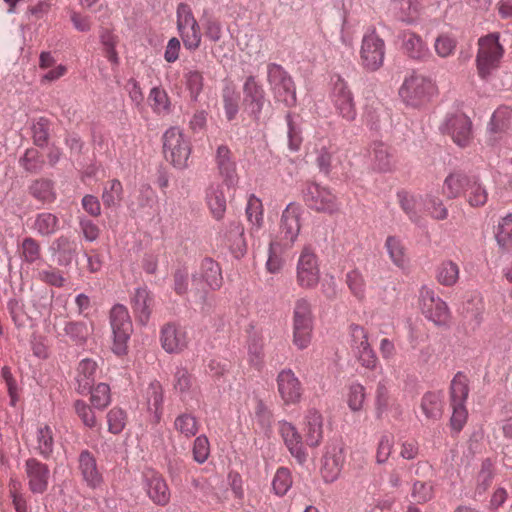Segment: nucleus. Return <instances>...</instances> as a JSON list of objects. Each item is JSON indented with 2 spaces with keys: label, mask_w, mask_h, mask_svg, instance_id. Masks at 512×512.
Instances as JSON below:
<instances>
[{
  "label": "nucleus",
  "mask_w": 512,
  "mask_h": 512,
  "mask_svg": "<svg viewBox=\"0 0 512 512\" xmlns=\"http://www.w3.org/2000/svg\"><path fill=\"white\" fill-rule=\"evenodd\" d=\"M29 190L34 198L42 202H51L55 198L52 183L49 180H36L30 186Z\"/></svg>",
  "instance_id": "obj_53"
},
{
  "label": "nucleus",
  "mask_w": 512,
  "mask_h": 512,
  "mask_svg": "<svg viewBox=\"0 0 512 512\" xmlns=\"http://www.w3.org/2000/svg\"><path fill=\"white\" fill-rule=\"evenodd\" d=\"M126 413L117 407L112 408L107 414L108 430L113 434H119L126 426Z\"/></svg>",
  "instance_id": "obj_62"
},
{
  "label": "nucleus",
  "mask_w": 512,
  "mask_h": 512,
  "mask_svg": "<svg viewBox=\"0 0 512 512\" xmlns=\"http://www.w3.org/2000/svg\"><path fill=\"white\" fill-rule=\"evenodd\" d=\"M465 197L471 207H482L487 203L488 192L478 178L472 177L465 190Z\"/></svg>",
  "instance_id": "obj_39"
},
{
  "label": "nucleus",
  "mask_w": 512,
  "mask_h": 512,
  "mask_svg": "<svg viewBox=\"0 0 512 512\" xmlns=\"http://www.w3.org/2000/svg\"><path fill=\"white\" fill-rule=\"evenodd\" d=\"M345 282L350 293L358 301L363 302L366 299V281L359 269L355 268L347 272Z\"/></svg>",
  "instance_id": "obj_40"
},
{
  "label": "nucleus",
  "mask_w": 512,
  "mask_h": 512,
  "mask_svg": "<svg viewBox=\"0 0 512 512\" xmlns=\"http://www.w3.org/2000/svg\"><path fill=\"white\" fill-rule=\"evenodd\" d=\"M143 485L148 497L156 505L165 506L170 501V489L164 477L153 469L143 472Z\"/></svg>",
  "instance_id": "obj_17"
},
{
  "label": "nucleus",
  "mask_w": 512,
  "mask_h": 512,
  "mask_svg": "<svg viewBox=\"0 0 512 512\" xmlns=\"http://www.w3.org/2000/svg\"><path fill=\"white\" fill-rule=\"evenodd\" d=\"M199 276L206 281L211 290H217L222 285L221 269L219 265L210 258L202 261Z\"/></svg>",
  "instance_id": "obj_36"
},
{
  "label": "nucleus",
  "mask_w": 512,
  "mask_h": 512,
  "mask_svg": "<svg viewBox=\"0 0 512 512\" xmlns=\"http://www.w3.org/2000/svg\"><path fill=\"white\" fill-rule=\"evenodd\" d=\"M173 427L180 437L189 440L198 433L200 423L192 413L184 412L175 418Z\"/></svg>",
  "instance_id": "obj_33"
},
{
  "label": "nucleus",
  "mask_w": 512,
  "mask_h": 512,
  "mask_svg": "<svg viewBox=\"0 0 512 512\" xmlns=\"http://www.w3.org/2000/svg\"><path fill=\"white\" fill-rule=\"evenodd\" d=\"M263 205L259 198L251 195L246 207V216L251 225L250 234L253 238L259 239V232L263 227Z\"/></svg>",
  "instance_id": "obj_29"
},
{
  "label": "nucleus",
  "mask_w": 512,
  "mask_h": 512,
  "mask_svg": "<svg viewBox=\"0 0 512 512\" xmlns=\"http://www.w3.org/2000/svg\"><path fill=\"white\" fill-rule=\"evenodd\" d=\"M65 335L75 343H83L90 335V329L82 321H69L64 326Z\"/></svg>",
  "instance_id": "obj_52"
},
{
  "label": "nucleus",
  "mask_w": 512,
  "mask_h": 512,
  "mask_svg": "<svg viewBox=\"0 0 512 512\" xmlns=\"http://www.w3.org/2000/svg\"><path fill=\"white\" fill-rule=\"evenodd\" d=\"M267 83L275 102L286 107L296 104V88L292 77L279 64L267 65Z\"/></svg>",
  "instance_id": "obj_5"
},
{
  "label": "nucleus",
  "mask_w": 512,
  "mask_h": 512,
  "mask_svg": "<svg viewBox=\"0 0 512 512\" xmlns=\"http://www.w3.org/2000/svg\"><path fill=\"white\" fill-rule=\"evenodd\" d=\"M386 54L384 40L378 35L375 28L368 29L363 35L360 47V65L370 72L379 70Z\"/></svg>",
  "instance_id": "obj_7"
},
{
  "label": "nucleus",
  "mask_w": 512,
  "mask_h": 512,
  "mask_svg": "<svg viewBox=\"0 0 512 512\" xmlns=\"http://www.w3.org/2000/svg\"><path fill=\"white\" fill-rule=\"evenodd\" d=\"M444 395L440 391L426 392L421 399V409L425 416L430 419H439L443 412Z\"/></svg>",
  "instance_id": "obj_32"
},
{
  "label": "nucleus",
  "mask_w": 512,
  "mask_h": 512,
  "mask_svg": "<svg viewBox=\"0 0 512 512\" xmlns=\"http://www.w3.org/2000/svg\"><path fill=\"white\" fill-rule=\"evenodd\" d=\"M422 210L435 220H445L448 209L439 197L438 191H431L420 197Z\"/></svg>",
  "instance_id": "obj_30"
},
{
  "label": "nucleus",
  "mask_w": 512,
  "mask_h": 512,
  "mask_svg": "<svg viewBox=\"0 0 512 512\" xmlns=\"http://www.w3.org/2000/svg\"><path fill=\"white\" fill-rule=\"evenodd\" d=\"M97 373V364L91 359H83L77 367L76 381L78 391L81 394L91 390Z\"/></svg>",
  "instance_id": "obj_28"
},
{
  "label": "nucleus",
  "mask_w": 512,
  "mask_h": 512,
  "mask_svg": "<svg viewBox=\"0 0 512 512\" xmlns=\"http://www.w3.org/2000/svg\"><path fill=\"white\" fill-rule=\"evenodd\" d=\"M132 308L142 324L147 323L153 308V296L146 287L137 288L132 296Z\"/></svg>",
  "instance_id": "obj_26"
},
{
  "label": "nucleus",
  "mask_w": 512,
  "mask_h": 512,
  "mask_svg": "<svg viewBox=\"0 0 512 512\" xmlns=\"http://www.w3.org/2000/svg\"><path fill=\"white\" fill-rule=\"evenodd\" d=\"M59 228L58 218L49 212L39 213L33 223V229L42 236L55 233Z\"/></svg>",
  "instance_id": "obj_47"
},
{
  "label": "nucleus",
  "mask_w": 512,
  "mask_h": 512,
  "mask_svg": "<svg viewBox=\"0 0 512 512\" xmlns=\"http://www.w3.org/2000/svg\"><path fill=\"white\" fill-rule=\"evenodd\" d=\"M436 94L435 83L430 78L415 72L405 77L399 89L401 99L414 108L425 106Z\"/></svg>",
  "instance_id": "obj_1"
},
{
  "label": "nucleus",
  "mask_w": 512,
  "mask_h": 512,
  "mask_svg": "<svg viewBox=\"0 0 512 512\" xmlns=\"http://www.w3.org/2000/svg\"><path fill=\"white\" fill-rule=\"evenodd\" d=\"M440 129L443 133L448 134L453 142L460 147H466L471 141V121L463 113L448 115Z\"/></svg>",
  "instance_id": "obj_15"
},
{
  "label": "nucleus",
  "mask_w": 512,
  "mask_h": 512,
  "mask_svg": "<svg viewBox=\"0 0 512 512\" xmlns=\"http://www.w3.org/2000/svg\"><path fill=\"white\" fill-rule=\"evenodd\" d=\"M301 207L290 203L282 213L281 217V242L283 246H291L297 239L300 232Z\"/></svg>",
  "instance_id": "obj_18"
},
{
  "label": "nucleus",
  "mask_w": 512,
  "mask_h": 512,
  "mask_svg": "<svg viewBox=\"0 0 512 512\" xmlns=\"http://www.w3.org/2000/svg\"><path fill=\"white\" fill-rule=\"evenodd\" d=\"M109 321L113 334L112 351L122 356L127 353L128 340L133 332L132 320L126 306L114 305L109 313Z\"/></svg>",
  "instance_id": "obj_6"
},
{
  "label": "nucleus",
  "mask_w": 512,
  "mask_h": 512,
  "mask_svg": "<svg viewBox=\"0 0 512 512\" xmlns=\"http://www.w3.org/2000/svg\"><path fill=\"white\" fill-rule=\"evenodd\" d=\"M279 432L290 453L299 463H304L307 453L297 429L291 423L283 421L279 424Z\"/></svg>",
  "instance_id": "obj_23"
},
{
  "label": "nucleus",
  "mask_w": 512,
  "mask_h": 512,
  "mask_svg": "<svg viewBox=\"0 0 512 512\" xmlns=\"http://www.w3.org/2000/svg\"><path fill=\"white\" fill-rule=\"evenodd\" d=\"M495 238L501 248L512 249V214H508L499 221Z\"/></svg>",
  "instance_id": "obj_49"
},
{
  "label": "nucleus",
  "mask_w": 512,
  "mask_h": 512,
  "mask_svg": "<svg viewBox=\"0 0 512 512\" xmlns=\"http://www.w3.org/2000/svg\"><path fill=\"white\" fill-rule=\"evenodd\" d=\"M471 178L472 177L461 173L449 174L443 184V193L450 199H454L465 194V190L469 185Z\"/></svg>",
  "instance_id": "obj_34"
},
{
  "label": "nucleus",
  "mask_w": 512,
  "mask_h": 512,
  "mask_svg": "<svg viewBox=\"0 0 512 512\" xmlns=\"http://www.w3.org/2000/svg\"><path fill=\"white\" fill-rule=\"evenodd\" d=\"M122 192L123 188L119 180L114 179L108 182L102 194L104 205L108 207L116 206L122 198Z\"/></svg>",
  "instance_id": "obj_56"
},
{
  "label": "nucleus",
  "mask_w": 512,
  "mask_h": 512,
  "mask_svg": "<svg viewBox=\"0 0 512 512\" xmlns=\"http://www.w3.org/2000/svg\"><path fill=\"white\" fill-rule=\"evenodd\" d=\"M176 24L184 47L189 51L197 50L202 41L201 29L193 11L187 3H180L176 9Z\"/></svg>",
  "instance_id": "obj_9"
},
{
  "label": "nucleus",
  "mask_w": 512,
  "mask_h": 512,
  "mask_svg": "<svg viewBox=\"0 0 512 512\" xmlns=\"http://www.w3.org/2000/svg\"><path fill=\"white\" fill-rule=\"evenodd\" d=\"M331 99L337 113L346 121L355 120L357 111L353 94L347 83L338 77L333 83Z\"/></svg>",
  "instance_id": "obj_14"
},
{
  "label": "nucleus",
  "mask_w": 512,
  "mask_h": 512,
  "mask_svg": "<svg viewBox=\"0 0 512 512\" xmlns=\"http://www.w3.org/2000/svg\"><path fill=\"white\" fill-rule=\"evenodd\" d=\"M397 197L403 211L412 221H417L419 219V211L422 210L421 196H415L406 191H401L397 194Z\"/></svg>",
  "instance_id": "obj_45"
},
{
  "label": "nucleus",
  "mask_w": 512,
  "mask_h": 512,
  "mask_svg": "<svg viewBox=\"0 0 512 512\" xmlns=\"http://www.w3.org/2000/svg\"><path fill=\"white\" fill-rule=\"evenodd\" d=\"M240 96L234 88L226 87L223 90V107L226 118L232 121L236 118L239 111Z\"/></svg>",
  "instance_id": "obj_51"
},
{
  "label": "nucleus",
  "mask_w": 512,
  "mask_h": 512,
  "mask_svg": "<svg viewBox=\"0 0 512 512\" xmlns=\"http://www.w3.org/2000/svg\"><path fill=\"white\" fill-rule=\"evenodd\" d=\"M79 470L83 480L90 488L95 489L102 484L103 477L98 470L96 459L87 450L82 451L79 455Z\"/></svg>",
  "instance_id": "obj_25"
},
{
  "label": "nucleus",
  "mask_w": 512,
  "mask_h": 512,
  "mask_svg": "<svg viewBox=\"0 0 512 512\" xmlns=\"http://www.w3.org/2000/svg\"><path fill=\"white\" fill-rule=\"evenodd\" d=\"M373 159L375 168L386 171L391 167V156L388 147L383 143H375L373 146Z\"/></svg>",
  "instance_id": "obj_63"
},
{
  "label": "nucleus",
  "mask_w": 512,
  "mask_h": 512,
  "mask_svg": "<svg viewBox=\"0 0 512 512\" xmlns=\"http://www.w3.org/2000/svg\"><path fill=\"white\" fill-rule=\"evenodd\" d=\"M243 95L244 110L253 119L258 120L266 102V98L262 85L254 76H248L246 78L243 84Z\"/></svg>",
  "instance_id": "obj_16"
},
{
  "label": "nucleus",
  "mask_w": 512,
  "mask_h": 512,
  "mask_svg": "<svg viewBox=\"0 0 512 512\" xmlns=\"http://www.w3.org/2000/svg\"><path fill=\"white\" fill-rule=\"evenodd\" d=\"M253 424H257L262 432H268L273 423V414L264 401L258 397L253 398V410L251 412Z\"/></svg>",
  "instance_id": "obj_35"
},
{
  "label": "nucleus",
  "mask_w": 512,
  "mask_h": 512,
  "mask_svg": "<svg viewBox=\"0 0 512 512\" xmlns=\"http://www.w3.org/2000/svg\"><path fill=\"white\" fill-rule=\"evenodd\" d=\"M394 403L390 395L387 381H379L375 391V406L378 416H381L392 407Z\"/></svg>",
  "instance_id": "obj_50"
},
{
  "label": "nucleus",
  "mask_w": 512,
  "mask_h": 512,
  "mask_svg": "<svg viewBox=\"0 0 512 512\" xmlns=\"http://www.w3.org/2000/svg\"><path fill=\"white\" fill-rule=\"evenodd\" d=\"M303 200L310 209L316 212L333 214L339 210L336 195L328 187L315 182L305 185Z\"/></svg>",
  "instance_id": "obj_11"
},
{
  "label": "nucleus",
  "mask_w": 512,
  "mask_h": 512,
  "mask_svg": "<svg viewBox=\"0 0 512 512\" xmlns=\"http://www.w3.org/2000/svg\"><path fill=\"white\" fill-rule=\"evenodd\" d=\"M165 159L177 169L188 167L192 147L190 140L178 127H170L162 137Z\"/></svg>",
  "instance_id": "obj_4"
},
{
  "label": "nucleus",
  "mask_w": 512,
  "mask_h": 512,
  "mask_svg": "<svg viewBox=\"0 0 512 512\" xmlns=\"http://www.w3.org/2000/svg\"><path fill=\"white\" fill-rule=\"evenodd\" d=\"M50 476V469L47 464L36 458H28L25 461L24 477L31 493H45L49 486Z\"/></svg>",
  "instance_id": "obj_13"
},
{
  "label": "nucleus",
  "mask_w": 512,
  "mask_h": 512,
  "mask_svg": "<svg viewBox=\"0 0 512 512\" xmlns=\"http://www.w3.org/2000/svg\"><path fill=\"white\" fill-rule=\"evenodd\" d=\"M456 45V40L453 37L441 34L435 39L434 49L439 57L447 58L454 54Z\"/></svg>",
  "instance_id": "obj_61"
},
{
  "label": "nucleus",
  "mask_w": 512,
  "mask_h": 512,
  "mask_svg": "<svg viewBox=\"0 0 512 512\" xmlns=\"http://www.w3.org/2000/svg\"><path fill=\"white\" fill-rule=\"evenodd\" d=\"M365 387L360 383H352L348 388L347 404L353 412L363 408L365 402Z\"/></svg>",
  "instance_id": "obj_55"
},
{
  "label": "nucleus",
  "mask_w": 512,
  "mask_h": 512,
  "mask_svg": "<svg viewBox=\"0 0 512 512\" xmlns=\"http://www.w3.org/2000/svg\"><path fill=\"white\" fill-rule=\"evenodd\" d=\"M282 247H284L283 244H281V242H278L277 239L270 240L266 269L271 274L279 273L284 266V259L282 257Z\"/></svg>",
  "instance_id": "obj_46"
},
{
  "label": "nucleus",
  "mask_w": 512,
  "mask_h": 512,
  "mask_svg": "<svg viewBox=\"0 0 512 512\" xmlns=\"http://www.w3.org/2000/svg\"><path fill=\"white\" fill-rule=\"evenodd\" d=\"M43 163L39 151L35 148L27 149L24 156L20 159L21 166L28 172L39 171Z\"/></svg>",
  "instance_id": "obj_64"
},
{
  "label": "nucleus",
  "mask_w": 512,
  "mask_h": 512,
  "mask_svg": "<svg viewBox=\"0 0 512 512\" xmlns=\"http://www.w3.org/2000/svg\"><path fill=\"white\" fill-rule=\"evenodd\" d=\"M91 393V403L97 409L106 408L110 401V387L105 383H99L96 387L90 390Z\"/></svg>",
  "instance_id": "obj_58"
},
{
  "label": "nucleus",
  "mask_w": 512,
  "mask_h": 512,
  "mask_svg": "<svg viewBox=\"0 0 512 512\" xmlns=\"http://www.w3.org/2000/svg\"><path fill=\"white\" fill-rule=\"evenodd\" d=\"M313 329L314 315L312 304L307 297L298 298L293 307L292 341L299 350H304L310 345Z\"/></svg>",
  "instance_id": "obj_2"
},
{
  "label": "nucleus",
  "mask_w": 512,
  "mask_h": 512,
  "mask_svg": "<svg viewBox=\"0 0 512 512\" xmlns=\"http://www.w3.org/2000/svg\"><path fill=\"white\" fill-rule=\"evenodd\" d=\"M401 48L409 58L423 61L429 58L430 50L422 37L413 31H403L400 34Z\"/></svg>",
  "instance_id": "obj_22"
},
{
  "label": "nucleus",
  "mask_w": 512,
  "mask_h": 512,
  "mask_svg": "<svg viewBox=\"0 0 512 512\" xmlns=\"http://www.w3.org/2000/svg\"><path fill=\"white\" fill-rule=\"evenodd\" d=\"M277 388L284 404H296L300 402L303 387L291 369L282 370L277 376Z\"/></svg>",
  "instance_id": "obj_19"
},
{
  "label": "nucleus",
  "mask_w": 512,
  "mask_h": 512,
  "mask_svg": "<svg viewBox=\"0 0 512 512\" xmlns=\"http://www.w3.org/2000/svg\"><path fill=\"white\" fill-rule=\"evenodd\" d=\"M215 164L219 175L227 187H233L238 182L236 163L231 150L226 145L218 146L215 154Z\"/></svg>",
  "instance_id": "obj_21"
},
{
  "label": "nucleus",
  "mask_w": 512,
  "mask_h": 512,
  "mask_svg": "<svg viewBox=\"0 0 512 512\" xmlns=\"http://www.w3.org/2000/svg\"><path fill=\"white\" fill-rule=\"evenodd\" d=\"M162 348L168 353H180L189 342L187 331L178 325L168 323L161 330Z\"/></svg>",
  "instance_id": "obj_20"
},
{
  "label": "nucleus",
  "mask_w": 512,
  "mask_h": 512,
  "mask_svg": "<svg viewBox=\"0 0 512 512\" xmlns=\"http://www.w3.org/2000/svg\"><path fill=\"white\" fill-rule=\"evenodd\" d=\"M292 486L291 473L287 468H279L273 478L272 487L277 495L283 496Z\"/></svg>",
  "instance_id": "obj_57"
},
{
  "label": "nucleus",
  "mask_w": 512,
  "mask_h": 512,
  "mask_svg": "<svg viewBox=\"0 0 512 512\" xmlns=\"http://www.w3.org/2000/svg\"><path fill=\"white\" fill-rule=\"evenodd\" d=\"M393 10L401 21L410 24L419 16L420 3L418 0H394Z\"/></svg>",
  "instance_id": "obj_37"
},
{
  "label": "nucleus",
  "mask_w": 512,
  "mask_h": 512,
  "mask_svg": "<svg viewBox=\"0 0 512 512\" xmlns=\"http://www.w3.org/2000/svg\"><path fill=\"white\" fill-rule=\"evenodd\" d=\"M410 496L417 504H425L434 497V485L430 481L416 480L412 483Z\"/></svg>",
  "instance_id": "obj_48"
},
{
  "label": "nucleus",
  "mask_w": 512,
  "mask_h": 512,
  "mask_svg": "<svg viewBox=\"0 0 512 512\" xmlns=\"http://www.w3.org/2000/svg\"><path fill=\"white\" fill-rule=\"evenodd\" d=\"M321 272L317 255L304 247L296 264V283L304 290L315 289L320 282Z\"/></svg>",
  "instance_id": "obj_10"
},
{
  "label": "nucleus",
  "mask_w": 512,
  "mask_h": 512,
  "mask_svg": "<svg viewBox=\"0 0 512 512\" xmlns=\"http://www.w3.org/2000/svg\"><path fill=\"white\" fill-rule=\"evenodd\" d=\"M459 274L460 268L458 264L451 260H446L438 266L436 271V279L439 284L446 287H451L457 283Z\"/></svg>",
  "instance_id": "obj_38"
},
{
  "label": "nucleus",
  "mask_w": 512,
  "mask_h": 512,
  "mask_svg": "<svg viewBox=\"0 0 512 512\" xmlns=\"http://www.w3.org/2000/svg\"><path fill=\"white\" fill-rule=\"evenodd\" d=\"M418 306L422 315L433 324L443 326L449 322L448 305L432 287L424 285L420 288Z\"/></svg>",
  "instance_id": "obj_8"
},
{
  "label": "nucleus",
  "mask_w": 512,
  "mask_h": 512,
  "mask_svg": "<svg viewBox=\"0 0 512 512\" xmlns=\"http://www.w3.org/2000/svg\"><path fill=\"white\" fill-rule=\"evenodd\" d=\"M511 117V108L507 106L499 107L492 115L490 122L491 131L495 133L506 131L509 127V121Z\"/></svg>",
  "instance_id": "obj_54"
},
{
  "label": "nucleus",
  "mask_w": 512,
  "mask_h": 512,
  "mask_svg": "<svg viewBox=\"0 0 512 512\" xmlns=\"http://www.w3.org/2000/svg\"><path fill=\"white\" fill-rule=\"evenodd\" d=\"M147 403L150 410H154L158 414L162 410L163 390L159 382H152L147 388Z\"/></svg>",
  "instance_id": "obj_59"
},
{
  "label": "nucleus",
  "mask_w": 512,
  "mask_h": 512,
  "mask_svg": "<svg viewBox=\"0 0 512 512\" xmlns=\"http://www.w3.org/2000/svg\"><path fill=\"white\" fill-rule=\"evenodd\" d=\"M206 203L216 220L224 217L226 211V196L223 184L211 183L206 190Z\"/></svg>",
  "instance_id": "obj_27"
},
{
  "label": "nucleus",
  "mask_w": 512,
  "mask_h": 512,
  "mask_svg": "<svg viewBox=\"0 0 512 512\" xmlns=\"http://www.w3.org/2000/svg\"><path fill=\"white\" fill-rule=\"evenodd\" d=\"M209 290L210 288L206 281L202 279L197 272L194 273L192 275L191 287L189 289V293L193 300L197 303H204Z\"/></svg>",
  "instance_id": "obj_60"
},
{
  "label": "nucleus",
  "mask_w": 512,
  "mask_h": 512,
  "mask_svg": "<svg viewBox=\"0 0 512 512\" xmlns=\"http://www.w3.org/2000/svg\"><path fill=\"white\" fill-rule=\"evenodd\" d=\"M504 48L499 43V34L491 33L478 40L476 56L477 71L480 78L488 79L500 66Z\"/></svg>",
  "instance_id": "obj_3"
},
{
  "label": "nucleus",
  "mask_w": 512,
  "mask_h": 512,
  "mask_svg": "<svg viewBox=\"0 0 512 512\" xmlns=\"http://www.w3.org/2000/svg\"><path fill=\"white\" fill-rule=\"evenodd\" d=\"M31 447L45 459L51 456L54 447V439L52 429L48 425L40 426L37 429Z\"/></svg>",
  "instance_id": "obj_31"
},
{
  "label": "nucleus",
  "mask_w": 512,
  "mask_h": 512,
  "mask_svg": "<svg viewBox=\"0 0 512 512\" xmlns=\"http://www.w3.org/2000/svg\"><path fill=\"white\" fill-rule=\"evenodd\" d=\"M304 436L308 446L317 447L323 439V417L315 409L308 410L304 418Z\"/></svg>",
  "instance_id": "obj_24"
},
{
  "label": "nucleus",
  "mask_w": 512,
  "mask_h": 512,
  "mask_svg": "<svg viewBox=\"0 0 512 512\" xmlns=\"http://www.w3.org/2000/svg\"><path fill=\"white\" fill-rule=\"evenodd\" d=\"M346 461L344 444L341 442L328 443L320 460V473L326 483L335 482L341 475Z\"/></svg>",
  "instance_id": "obj_12"
},
{
  "label": "nucleus",
  "mask_w": 512,
  "mask_h": 512,
  "mask_svg": "<svg viewBox=\"0 0 512 512\" xmlns=\"http://www.w3.org/2000/svg\"><path fill=\"white\" fill-rule=\"evenodd\" d=\"M99 39L104 56L110 63L117 65L119 63V56L116 51V47L119 43L118 36L108 29H102L99 34Z\"/></svg>",
  "instance_id": "obj_42"
},
{
  "label": "nucleus",
  "mask_w": 512,
  "mask_h": 512,
  "mask_svg": "<svg viewBox=\"0 0 512 512\" xmlns=\"http://www.w3.org/2000/svg\"><path fill=\"white\" fill-rule=\"evenodd\" d=\"M495 471L492 462L486 459L482 462L481 468L475 479V494L483 495L491 486Z\"/></svg>",
  "instance_id": "obj_43"
},
{
  "label": "nucleus",
  "mask_w": 512,
  "mask_h": 512,
  "mask_svg": "<svg viewBox=\"0 0 512 512\" xmlns=\"http://www.w3.org/2000/svg\"><path fill=\"white\" fill-rule=\"evenodd\" d=\"M385 247L392 263L404 268L407 265L406 249L402 241L396 236H388L385 241Z\"/></svg>",
  "instance_id": "obj_41"
},
{
  "label": "nucleus",
  "mask_w": 512,
  "mask_h": 512,
  "mask_svg": "<svg viewBox=\"0 0 512 512\" xmlns=\"http://www.w3.org/2000/svg\"><path fill=\"white\" fill-rule=\"evenodd\" d=\"M469 394L468 379L462 373H457L451 381V404H465Z\"/></svg>",
  "instance_id": "obj_44"
}]
</instances>
